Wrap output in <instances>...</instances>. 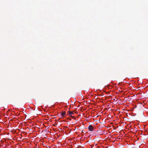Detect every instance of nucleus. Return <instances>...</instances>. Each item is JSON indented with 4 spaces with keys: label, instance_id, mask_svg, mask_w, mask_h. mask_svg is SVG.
Here are the masks:
<instances>
[{
    "label": "nucleus",
    "instance_id": "nucleus-2",
    "mask_svg": "<svg viewBox=\"0 0 148 148\" xmlns=\"http://www.w3.org/2000/svg\"><path fill=\"white\" fill-rule=\"evenodd\" d=\"M66 114V112L65 111L62 112L61 113V116H60L62 117H64L65 115Z\"/></svg>",
    "mask_w": 148,
    "mask_h": 148
},
{
    "label": "nucleus",
    "instance_id": "nucleus-1",
    "mask_svg": "<svg viewBox=\"0 0 148 148\" xmlns=\"http://www.w3.org/2000/svg\"><path fill=\"white\" fill-rule=\"evenodd\" d=\"M88 129L89 131H92L93 130L94 127L92 125H90L88 126Z\"/></svg>",
    "mask_w": 148,
    "mask_h": 148
},
{
    "label": "nucleus",
    "instance_id": "nucleus-3",
    "mask_svg": "<svg viewBox=\"0 0 148 148\" xmlns=\"http://www.w3.org/2000/svg\"><path fill=\"white\" fill-rule=\"evenodd\" d=\"M69 115H71V114H73V113L71 111H69Z\"/></svg>",
    "mask_w": 148,
    "mask_h": 148
}]
</instances>
